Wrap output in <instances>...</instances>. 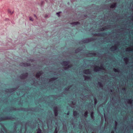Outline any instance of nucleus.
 <instances>
[{
	"label": "nucleus",
	"mask_w": 133,
	"mask_h": 133,
	"mask_svg": "<svg viewBox=\"0 0 133 133\" xmlns=\"http://www.w3.org/2000/svg\"><path fill=\"white\" fill-rule=\"evenodd\" d=\"M42 74V73L41 71H38L36 73V76L37 78H39L41 75Z\"/></svg>",
	"instance_id": "nucleus-6"
},
{
	"label": "nucleus",
	"mask_w": 133,
	"mask_h": 133,
	"mask_svg": "<svg viewBox=\"0 0 133 133\" xmlns=\"http://www.w3.org/2000/svg\"><path fill=\"white\" fill-rule=\"evenodd\" d=\"M98 84L100 87H102V84L100 82H98Z\"/></svg>",
	"instance_id": "nucleus-21"
},
{
	"label": "nucleus",
	"mask_w": 133,
	"mask_h": 133,
	"mask_svg": "<svg viewBox=\"0 0 133 133\" xmlns=\"http://www.w3.org/2000/svg\"><path fill=\"white\" fill-rule=\"evenodd\" d=\"M90 40L89 39H88L87 40H84L83 41L84 43H85L87 42H89L90 41Z\"/></svg>",
	"instance_id": "nucleus-18"
},
{
	"label": "nucleus",
	"mask_w": 133,
	"mask_h": 133,
	"mask_svg": "<svg viewBox=\"0 0 133 133\" xmlns=\"http://www.w3.org/2000/svg\"><path fill=\"white\" fill-rule=\"evenodd\" d=\"M73 102H72V104H73Z\"/></svg>",
	"instance_id": "nucleus-40"
},
{
	"label": "nucleus",
	"mask_w": 133,
	"mask_h": 133,
	"mask_svg": "<svg viewBox=\"0 0 133 133\" xmlns=\"http://www.w3.org/2000/svg\"><path fill=\"white\" fill-rule=\"evenodd\" d=\"M57 131L56 129L55 130V131L54 132V133H57Z\"/></svg>",
	"instance_id": "nucleus-32"
},
{
	"label": "nucleus",
	"mask_w": 133,
	"mask_h": 133,
	"mask_svg": "<svg viewBox=\"0 0 133 133\" xmlns=\"http://www.w3.org/2000/svg\"><path fill=\"white\" fill-rule=\"evenodd\" d=\"M91 39H92V40H95V39H94L91 38Z\"/></svg>",
	"instance_id": "nucleus-34"
},
{
	"label": "nucleus",
	"mask_w": 133,
	"mask_h": 133,
	"mask_svg": "<svg viewBox=\"0 0 133 133\" xmlns=\"http://www.w3.org/2000/svg\"><path fill=\"white\" fill-rule=\"evenodd\" d=\"M29 18H30V21H33V19L31 17H30Z\"/></svg>",
	"instance_id": "nucleus-30"
},
{
	"label": "nucleus",
	"mask_w": 133,
	"mask_h": 133,
	"mask_svg": "<svg viewBox=\"0 0 133 133\" xmlns=\"http://www.w3.org/2000/svg\"><path fill=\"white\" fill-rule=\"evenodd\" d=\"M15 88H14L11 89H10V91H13L14 90H15Z\"/></svg>",
	"instance_id": "nucleus-23"
},
{
	"label": "nucleus",
	"mask_w": 133,
	"mask_h": 133,
	"mask_svg": "<svg viewBox=\"0 0 133 133\" xmlns=\"http://www.w3.org/2000/svg\"><path fill=\"white\" fill-rule=\"evenodd\" d=\"M84 77H85V78L87 79H90V77L89 76H84Z\"/></svg>",
	"instance_id": "nucleus-19"
},
{
	"label": "nucleus",
	"mask_w": 133,
	"mask_h": 133,
	"mask_svg": "<svg viewBox=\"0 0 133 133\" xmlns=\"http://www.w3.org/2000/svg\"><path fill=\"white\" fill-rule=\"evenodd\" d=\"M117 123L116 122V125H117Z\"/></svg>",
	"instance_id": "nucleus-41"
},
{
	"label": "nucleus",
	"mask_w": 133,
	"mask_h": 133,
	"mask_svg": "<svg viewBox=\"0 0 133 133\" xmlns=\"http://www.w3.org/2000/svg\"><path fill=\"white\" fill-rule=\"evenodd\" d=\"M79 48H78L76 50H75V53H77V51H78V50H79Z\"/></svg>",
	"instance_id": "nucleus-27"
},
{
	"label": "nucleus",
	"mask_w": 133,
	"mask_h": 133,
	"mask_svg": "<svg viewBox=\"0 0 133 133\" xmlns=\"http://www.w3.org/2000/svg\"><path fill=\"white\" fill-rule=\"evenodd\" d=\"M80 24V23L79 22H72V23L71 24H74V25H77L79 24Z\"/></svg>",
	"instance_id": "nucleus-12"
},
{
	"label": "nucleus",
	"mask_w": 133,
	"mask_h": 133,
	"mask_svg": "<svg viewBox=\"0 0 133 133\" xmlns=\"http://www.w3.org/2000/svg\"><path fill=\"white\" fill-rule=\"evenodd\" d=\"M23 75H24V78H25V79L28 76V73L26 72V73H25L24 74H23Z\"/></svg>",
	"instance_id": "nucleus-14"
},
{
	"label": "nucleus",
	"mask_w": 133,
	"mask_h": 133,
	"mask_svg": "<svg viewBox=\"0 0 133 133\" xmlns=\"http://www.w3.org/2000/svg\"><path fill=\"white\" fill-rule=\"evenodd\" d=\"M107 33L106 32H102L98 34H94V36H104L107 35Z\"/></svg>",
	"instance_id": "nucleus-1"
},
{
	"label": "nucleus",
	"mask_w": 133,
	"mask_h": 133,
	"mask_svg": "<svg viewBox=\"0 0 133 133\" xmlns=\"http://www.w3.org/2000/svg\"><path fill=\"white\" fill-rule=\"evenodd\" d=\"M106 29L105 27H103L102 28H100L99 29L101 31H103L105 29Z\"/></svg>",
	"instance_id": "nucleus-16"
},
{
	"label": "nucleus",
	"mask_w": 133,
	"mask_h": 133,
	"mask_svg": "<svg viewBox=\"0 0 133 133\" xmlns=\"http://www.w3.org/2000/svg\"><path fill=\"white\" fill-rule=\"evenodd\" d=\"M54 112L55 115L56 116H57L58 113L57 108V107H55L54 108Z\"/></svg>",
	"instance_id": "nucleus-3"
},
{
	"label": "nucleus",
	"mask_w": 133,
	"mask_h": 133,
	"mask_svg": "<svg viewBox=\"0 0 133 133\" xmlns=\"http://www.w3.org/2000/svg\"><path fill=\"white\" fill-rule=\"evenodd\" d=\"M20 78L22 79H25L24 77L23 74H22L19 76Z\"/></svg>",
	"instance_id": "nucleus-13"
},
{
	"label": "nucleus",
	"mask_w": 133,
	"mask_h": 133,
	"mask_svg": "<svg viewBox=\"0 0 133 133\" xmlns=\"http://www.w3.org/2000/svg\"><path fill=\"white\" fill-rule=\"evenodd\" d=\"M114 71L115 72H118L119 69H114Z\"/></svg>",
	"instance_id": "nucleus-22"
},
{
	"label": "nucleus",
	"mask_w": 133,
	"mask_h": 133,
	"mask_svg": "<svg viewBox=\"0 0 133 133\" xmlns=\"http://www.w3.org/2000/svg\"><path fill=\"white\" fill-rule=\"evenodd\" d=\"M132 17H133V16H132Z\"/></svg>",
	"instance_id": "nucleus-42"
},
{
	"label": "nucleus",
	"mask_w": 133,
	"mask_h": 133,
	"mask_svg": "<svg viewBox=\"0 0 133 133\" xmlns=\"http://www.w3.org/2000/svg\"><path fill=\"white\" fill-rule=\"evenodd\" d=\"M93 112H91V117H93Z\"/></svg>",
	"instance_id": "nucleus-29"
},
{
	"label": "nucleus",
	"mask_w": 133,
	"mask_h": 133,
	"mask_svg": "<svg viewBox=\"0 0 133 133\" xmlns=\"http://www.w3.org/2000/svg\"><path fill=\"white\" fill-rule=\"evenodd\" d=\"M34 16L35 17H36V16L35 15H34Z\"/></svg>",
	"instance_id": "nucleus-35"
},
{
	"label": "nucleus",
	"mask_w": 133,
	"mask_h": 133,
	"mask_svg": "<svg viewBox=\"0 0 133 133\" xmlns=\"http://www.w3.org/2000/svg\"><path fill=\"white\" fill-rule=\"evenodd\" d=\"M88 114V112L87 111L85 112L84 113V116L85 117H86Z\"/></svg>",
	"instance_id": "nucleus-17"
},
{
	"label": "nucleus",
	"mask_w": 133,
	"mask_h": 133,
	"mask_svg": "<svg viewBox=\"0 0 133 133\" xmlns=\"http://www.w3.org/2000/svg\"><path fill=\"white\" fill-rule=\"evenodd\" d=\"M123 89V90L124 91L125 90V89L124 88Z\"/></svg>",
	"instance_id": "nucleus-36"
},
{
	"label": "nucleus",
	"mask_w": 133,
	"mask_h": 133,
	"mask_svg": "<svg viewBox=\"0 0 133 133\" xmlns=\"http://www.w3.org/2000/svg\"><path fill=\"white\" fill-rule=\"evenodd\" d=\"M57 78H56V77H53L51 79L52 80H51H51H56V79H57Z\"/></svg>",
	"instance_id": "nucleus-24"
},
{
	"label": "nucleus",
	"mask_w": 133,
	"mask_h": 133,
	"mask_svg": "<svg viewBox=\"0 0 133 133\" xmlns=\"http://www.w3.org/2000/svg\"><path fill=\"white\" fill-rule=\"evenodd\" d=\"M71 65H68V66H67V68H65V69H67L68 68H70L71 67Z\"/></svg>",
	"instance_id": "nucleus-25"
},
{
	"label": "nucleus",
	"mask_w": 133,
	"mask_h": 133,
	"mask_svg": "<svg viewBox=\"0 0 133 133\" xmlns=\"http://www.w3.org/2000/svg\"><path fill=\"white\" fill-rule=\"evenodd\" d=\"M8 12L9 13H10L11 14H12L13 12H14V11L13 10H12L11 9H9L8 10Z\"/></svg>",
	"instance_id": "nucleus-10"
},
{
	"label": "nucleus",
	"mask_w": 133,
	"mask_h": 133,
	"mask_svg": "<svg viewBox=\"0 0 133 133\" xmlns=\"http://www.w3.org/2000/svg\"><path fill=\"white\" fill-rule=\"evenodd\" d=\"M73 114L74 116L75 117H76L79 115V114L76 111H74L73 112Z\"/></svg>",
	"instance_id": "nucleus-9"
},
{
	"label": "nucleus",
	"mask_w": 133,
	"mask_h": 133,
	"mask_svg": "<svg viewBox=\"0 0 133 133\" xmlns=\"http://www.w3.org/2000/svg\"><path fill=\"white\" fill-rule=\"evenodd\" d=\"M10 118H9L8 117H1L0 118V120H4L5 119H10Z\"/></svg>",
	"instance_id": "nucleus-7"
},
{
	"label": "nucleus",
	"mask_w": 133,
	"mask_h": 133,
	"mask_svg": "<svg viewBox=\"0 0 133 133\" xmlns=\"http://www.w3.org/2000/svg\"><path fill=\"white\" fill-rule=\"evenodd\" d=\"M90 54L92 55L93 56H95V55H96V54L95 53H90Z\"/></svg>",
	"instance_id": "nucleus-31"
},
{
	"label": "nucleus",
	"mask_w": 133,
	"mask_h": 133,
	"mask_svg": "<svg viewBox=\"0 0 133 133\" xmlns=\"http://www.w3.org/2000/svg\"><path fill=\"white\" fill-rule=\"evenodd\" d=\"M103 66H101L100 67H99L98 66H97L94 69V70L96 71H99V69H103Z\"/></svg>",
	"instance_id": "nucleus-2"
},
{
	"label": "nucleus",
	"mask_w": 133,
	"mask_h": 133,
	"mask_svg": "<svg viewBox=\"0 0 133 133\" xmlns=\"http://www.w3.org/2000/svg\"><path fill=\"white\" fill-rule=\"evenodd\" d=\"M83 72L84 73L86 74H90L91 73V71L89 69L84 70Z\"/></svg>",
	"instance_id": "nucleus-4"
},
{
	"label": "nucleus",
	"mask_w": 133,
	"mask_h": 133,
	"mask_svg": "<svg viewBox=\"0 0 133 133\" xmlns=\"http://www.w3.org/2000/svg\"><path fill=\"white\" fill-rule=\"evenodd\" d=\"M128 103H132V100L131 99H128Z\"/></svg>",
	"instance_id": "nucleus-20"
},
{
	"label": "nucleus",
	"mask_w": 133,
	"mask_h": 133,
	"mask_svg": "<svg viewBox=\"0 0 133 133\" xmlns=\"http://www.w3.org/2000/svg\"><path fill=\"white\" fill-rule=\"evenodd\" d=\"M42 132V130L41 129L39 128H38L37 130V133H41Z\"/></svg>",
	"instance_id": "nucleus-15"
},
{
	"label": "nucleus",
	"mask_w": 133,
	"mask_h": 133,
	"mask_svg": "<svg viewBox=\"0 0 133 133\" xmlns=\"http://www.w3.org/2000/svg\"><path fill=\"white\" fill-rule=\"evenodd\" d=\"M94 101H95V103H97V100L96 98H95L94 99Z\"/></svg>",
	"instance_id": "nucleus-28"
},
{
	"label": "nucleus",
	"mask_w": 133,
	"mask_h": 133,
	"mask_svg": "<svg viewBox=\"0 0 133 133\" xmlns=\"http://www.w3.org/2000/svg\"><path fill=\"white\" fill-rule=\"evenodd\" d=\"M69 89V88L67 89V90H68Z\"/></svg>",
	"instance_id": "nucleus-39"
},
{
	"label": "nucleus",
	"mask_w": 133,
	"mask_h": 133,
	"mask_svg": "<svg viewBox=\"0 0 133 133\" xmlns=\"http://www.w3.org/2000/svg\"><path fill=\"white\" fill-rule=\"evenodd\" d=\"M110 49L111 51H113L115 50L116 49V46H113L110 48Z\"/></svg>",
	"instance_id": "nucleus-11"
},
{
	"label": "nucleus",
	"mask_w": 133,
	"mask_h": 133,
	"mask_svg": "<svg viewBox=\"0 0 133 133\" xmlns=\"http://www.w3.org/2000/svg\"><path fill=\"white\" fill-rule=\"evenodd\" d=\"M69 112L68 111L67 113V114L68 115H69Z\"/></svg>",
	"instance_id": "nucleus-33"
},
{
	"label": "nucleus",
	"mask_w": 133,
	"mask_h": 133,
	"mask_svg": "<svg viewBox=\"0 0 133 133\" xmlns=\"http://www.w3.org/2000/svg\"><path fill=\"white\" fill-rule=\"evenodd\" d=\"M124 59H127V58H125Z\"/></svg>",
	"instance_id": "nucleus-37"
},
{
	"label": "nucleus",
	"mask_w": 133,
	"mask_h": 133,
	"mask_svg": "<svg viewBox=\"0 0 133 133\" xmlns=\"http://www.w3.org/2000/svg\"><path fill=\"white\" fill-rule=\"evenodd\" d=\"M61 13V12H59L56 13L57 15V16L59 17V14Z\"/></svg>",
	"instance_id": "nucleus-26"
},
{
	"label": "nucleus",
	"mask_w": 133,
	"mask_h": 133,
	"mask_svg": "<svg viewBox=\"0 0 133 133\" xmlns=\"http://www.w3.org/2000/svg\"><path fill=\"white\" fill-rule=\"evenodd\" d=\"M111 133H114V132H111Z\"/></svg>",
	"instance_id": "nucleus-38"
},
{
	"label": "nucleus",
	"mask_w": 133,
	"mask_h": 133,
	"mask_svg": "<svg viewBox=\"0 0 133 133\" xmlns=\"http://www.w3.org/2000/svg\"><path fill=\"white\" fill-rule=\"evenodd\" d=\"M69 63V61H63L62 63V64L65 66H66L68 65V64Z\"/></svg>",
	"instance_id": "nucleus-5"
},
{
	"label": "nucleus",
	"mask_w": 133,
	"mask_h": 133,
	"mask_svg": "<svg viewBox=\"0 0 133 133\" xmlns=\"http://www.w3.org/2000/svg\"><path fill=\"white\" fill-rule=\"evenodd\" d=\"M116 4H117L116 3H113L110 6V8H113L116 7Z\"/></svg>",
	"instance_id": "nucleus-8"
}]
</instances>
